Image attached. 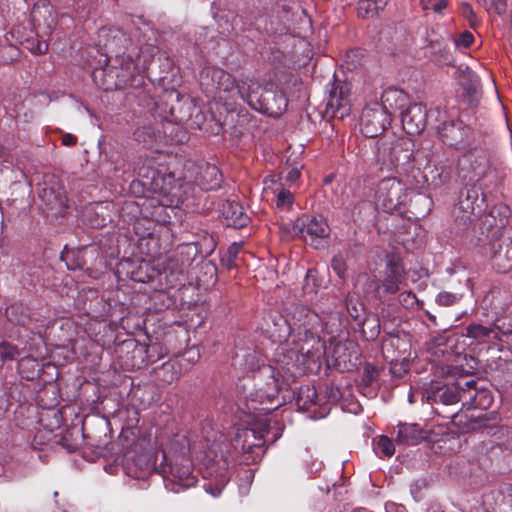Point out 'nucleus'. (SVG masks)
Returning a JSON list of instances; mask_svg holds the SVG:
<instances>
[{
  "mask_svg": "<svg viewBox=\"0 0 512 512\" xmlns=\"http://www.w3.org/2000/svg\"><path fill=\"white\" fill-rule=\"evenodd\" d=\"M345 307L347 313L353 319L356 326L365 325V322L368 320V316L371 314L359 299L351 295H347L345 298Z\"/></svg>",
  "mask_w": 512,
  "mask_h": 512,
  "instance_id": "39",
  "label": "nucleus"
},
{
  "mask_svg": "<svg viewBox=\"0 0 512 512\" xmlns=\"http://www.w3.org/2000/svg\"><path fill=\"white\" fill-rule=\"evenodd\" d=\"M81 441L82 443L85 442L88 447L92 448L93 452L98 456H103L105 454L107 446L110 443L109 437L106 433H104L103 437L91 435L85 431L84 427L81 429Z\"/></svg>",
  "mask_w": 512,
  "mask_h": 512,
  "instance_id": "42",
  "label": "nucleus"
},
{
  "mask_svg": "<svg viewBox=\"0 0 512 512\" xmlns=\"http://www.w3.org/2000/svg\"><path fill=\"white\" fill-rule=\"evenodd\" d=\"M409 103L410 100L407 93L403 90L389 87L382 93L381 102L379 104L390 118H392L396 115L401 116Z\"/></svg>",
  "mask_w": 512,
  "mask_h": 512,
  "instance_id": "26",
  "label": "nucleus"
},
{
  "mask_svg": "<svg viewBox=\"0 0 512 512\" xmlns=\"http://www.w3.org/2000/svg\"><path fill=\"white\" fill-rule=\"evenodd\" d=\"M379 378L380 369L370 362H365L357 383L359 392L369 398L376 397L380 388Z\"/></svg>",
  "mask_w": 512,
  "mask_h": 512,
  "instance_id": "31",
  "label": "nucleus"
},
{
  "mask_svg": "<svg viewBox=\"0 0 512 512\" xmlns=\"http://www.w3.org/2000/svg\"><path fill=\"white\" fill-rule=\"evenodd\" d=\"M437 131L444 144L456 149H464L468 144L471 129L463 121L451 120L443 122L437 127Z\"/></svg>",
  "mask_w": 512,
  "mask_h": 512,
  "instance_id": "21",
  "label": "nucleus"
},
{
  "mask_svg": "<svg viewBox=\"0 0 512 512\" xmlns=\"http://www.w3.org/2000/svg\"><path fill=\"white\" fill-rule=\"evenodd\" d=\"M281 228L292 237L302 238L314 249H320L322 241L330 235V227L322 215L303 213L295 220L283 223Z\"/></svg>",
  "mask_w": 512,
  "mask_h": 512,
  "instance_id": "6",
  "label": "nucleus"
},
{
  "mask_svg": "<svg viewBox=\"0 0 512 512\" xmlns=\"http://www.w3.org/2000/svg\"><path fill=\"white\" fill-rule=\"evenodd\" d=\"M410 171L416 170L417 173H421L424 165L431 163V150L429 147H421L416 150L413 149V155L411 156Z\"/></svg>",
  "mask_w": 512,
  "mask_h": 512,
  "instance_id": "49",
  "label": "nucleus"
},
{
  "mask_svg": "<svg viewBox=\"0 0 512 512\" xmlns=\"http://www.w3.org/2000/svg\"><path fill=\"white\" fill-rule=\"evenodd\" d=\"M145 441L136 443L132 451L128 452L125 460L126 474L135 479H148L152 475H159L160 464H157L159 452L154 448L143 447Z\"/></svg>",
  "mask_w": 512,
  "mask_h": 512,
  "instance_id": "11",
  "label": "nucleus"
},
{
  "mask_svg": "<svg viewBox=\"0 0 512 512\" xmlns=\"http://www.w3.org/2000/svg\"><path fill=\"white\" fill-rule=\"evenodd\" d=\"M420 174H422L425 183L438 188L451 179L452 165L447 160L438 161L435 164L427 163Z\"/></svg>",
  "mask_w": 512,
  "mask_h": 512,
  "instance_id": "28",
  "label": "nucleus"
},
{
  "mask_svg": "<svg viewBox=\"0 0 512 512\" xmlns=\"http://www.w3.org/2000/svg\"><path fill=\"white\" fill-rule=\"evenodd\" d=\"M413 143L409 139H382L377 142L376 161L381 170L408 173L412 166Z\"/></svg>",
  "mask_w": 512,
  "mask_h": 512,
  "instance_id": "5",
  "label": "nucleus"
},
{
  "mask_svg": "<svg viewBox=\"0 0 512 512\" xmlns=\"http://www.w3.org/2000/svg\"><path fill=\"white\" fill-rule=\"evenodd\" d=\"M510 215L511 210L509 206L504 203H498L490 208L488 213L485 215L484 222L491 227H495L496 234L509 223Z\"/></svg>",
  "mask_w": 512,
  "mask_h": 512,
  "instance_id": "36",
  "label": "nucleus"
},
{
  "mask_svg": "<svg viewBox=\"0 0 512 512\" xmlns=\"http://www.w3.org/2000/svg\"><path fill=\"white\" fill-rule=\"evenodd\" d=\"M357 327L362 339L365 341H375L381 332L380 320L377 315L370 314L365 325Z\"/></svg>",
  "mask_w": 512,
  "mask_h": 512,
  "instance_id": "45",
  "label": "nucleus"
},
{
  "mask_svg": "<svg viewBox=\"0 0 512 512\" xmlns=\"http://www.w3.org/2000/svg\"><path fill=\"white\" fill-rule=\"evenodd\" d=\"M238 94L255 111L274 118L281 116L288 105L283 91L272 84L261 86L252 83L247 87L243 84L238 88Z\"/></svg>",
  "mask_w": 512,
  "mask_h": 512,
  "instance_id": "3",
  "label": "nucleus"
},
{
  "mask_svg": "<svg viewBox=\"0 0 512 512\" xmlns=\"http://www.w3.org/2000/svg\"><path fill=\"white\" fill-rule=\"evenodd\" d=\"M428 117L429 112L422 103H409L400 116L403 128L409 135L421 133L426 127Z\"/></svg>",
  "mask_w": 512,
  "mask_h": 512,
  "instance_id": "22",
  "label": "nucleus"
},
{
  "mask_svg": "<svg viewBox=\"0 0 512 512\" xmlns=\"http://www.w3.org/2000/svg\"><path fill=\"white\" fill-rule=\"evenodd\" d=\"M5 315L10 323L26 328L33 320L30 309L23 303L11 304L6 308Z\"/></svg>",
  "mask_w": 512,
  "mask_h": 512,
  "instance_id": "37",
  "label": "nucleus"
},
{
  "mask_svg": "<svg viewBox=\"0 0 512 512\" xmlns=\"http://www.w3.org/2000/svg\"><path fill=\"white\" fill-rule=\"evenodd\" d=\"M430 486V482L426 478H419L415 480L410 486V492L413 499L416 502H419L425 497V490H427Z\"/></svg>",
  "mask_w": 512,
  "mask_h": 512,
  "instance_id": "58",
  "label": "nucleus"
},
{
  "mask_svg": "<svg viewBox=\"0 0 512 512\" xmlns=\"http://www.w3.org/2000/svg\"><path fill=\"white\" fill-rule=\"evenodd\" d=\"M490 253L493 267L500 273L512 270V240L500 238L490 241Z\"/></svg>",
  "mask_w": 512,
  "mask_h": 512,
  "instance_id": "24",
  "label": "nucleus"
},
{
  "mask_svg": "<svg viewBox=\"0 0 512 512\" xmlns=\"http://www.w3.org/2000/svg\"><path fill=\"white\" fill-rule=\"evenodd\" d=\"M320 286L317 271L315 269H308L302 286L304 294L316 293Z\"/></svg>",
  "mask_w": 512,
  "mask_h": 512,
  "instance_id": "57",
  "label": "nucleus"
},
{
  "mask_svg": "<svg viewBox=\"0 0 512 512\" xmlns=\"http://www.w3.org/2000/svg\"><path fill=\"white\" fill-rule=\"evenodd\" d=\"M328 98L324 116L328 118L343 119L351 112L349 95V85L340 81L333 74V80L329 83Z\"/></svg>",
  "mask_w": 512,
  "mask_h": 512,
  "instance_id": "16",
  "label": "nucleus"
},
{
  "mask_svg": "<svg viewBox=\"0 0 512 512\" xmlns=\"http://www.w3.org/2000/svg\"><path fill=\"white\" fill-rule=\"evenodd\" d=\"M382 280H372L369 287L373 290L375 298L382 301L385 295H394L400 290L405 279V269L399 258L388 259L383 271Z\"/></svg>",
  "mask_w": 512,
  "mask_h": 512,
  "instance_id": "14",
  "label": "nucleus"
},
{
  "mask_svg": "<svg viewBox=\"0 0 512 512\" xmlns=\"http://www.w3.org/2000/svg\"><path fill=\"white\" fill-rule=\"evenodd\" d=\"M135 353L145 354L142 362L145 365L152 364L163 357V347L160 343H151L149 345L136 348Z\"/></svg>",
  "mask_w": 512,
  "mask_h": 512,
  "instance_id": "48",
  "label": "nucleus"
},
{
  "mask_svg": "<svg viewBox=\"0 0 512 512\" xmlns=\"http://www.w3.org/2000/svg\"><path fill=\"white\" fill-rule=\"evenodd\" d=\"M294 203L293 194L286 189H281L276 196V206L281 209L290 210Z\"/></svg>",
  "mask_w": 512,
  "mask_h": 512,
  "instance_id": "60",
  "label": "nucleus"
},
{
  "mask_svg": "<svg viewBox=\"0 0 512 512\" xmlns=\"http://www.w3.org/2000/svg\"><path fill=\"white\" fill-rule=\"evenodd\" d=\"M408 188L396 177H386L378 185L375 203L385 213L404 216L408 199Z\"/></svg>",
  "mask_w": 512,
  "mask_h": 512,
  "instance_id": "9",
  "label": "nucleus"
},
{
  "mask_svg": "<svg viewBox=\"0 0 512 512\" xmlns=\"http://www.w3.org/2000/svg\"><path fill=\"white\" fill-rule=\"evenodd\" d=\"M60 259L65 262L69 270H81L86 264L80 250L68 249L67 246L61 252Z\"/></svg>",
  "mask_w": 512,
  "mask_h": 512,
  "instance_id": "46",
  "label": "nucleus"
},
{
  "mask_svg": "<svg viewBox=\"0 0 512 512\" xmlns=\"http://www.w3.org/2000/svg\"><path fill=\"white\" fill-rule=\"evenodd\" d=\"M449 36H443L434 28H426L425 42L422 46L424 57L437 66H453L455 59L448 47Z\"/></svg>",
  "mask_w": 512,
  "mask_h": 512,
  "instance_id": "15",
  "label": "nucleus"
},
{
  "mask_svg": "<svg viewBox=\"0 0 512 512\" xmlns=\"http://www.w3.org/2000/svg\"><path fill=\"white\" fill-rule=\"evenodd\" d=\"M498 428V417L495 413H481L474 416L472 422V430L486 433L487 435L495 434Z\"/></svg>",
  "mask_w": 512,
  "mask_h": 512,
  "instance_id": "40",
  "label": "nucleus"
},
{
  "mask_svg": "<svg viewBox=\"0 0 512 512\" xmlns=\"http://www.w3.org/2000/svg\"><path fill=\"white\" fill-rule=\"evenodd\" d=\"M254 379L263 383L259 388L262 396L273 400L281 391H288L294 384V376L288 372H282L280 368L272 365H262L254 374Z\"/></svg>",
  "mask_w": 512,
  "mask_h": 512,
  "instance_id": "12",
  "label": "nucleus"
},
{
  "mask_svg": "<svg viewBox=\"0 0 512 512\" xmlns=\"http://www.w3.org/2000/svg\"><path fill=\"white\" fill-rule=\"evenodd\" d=\"M391 118L379 102L367 105L361 114V132L367 138H376L388 128Z\"/></svg>",
  "mask_w": 512,
  "mask_h": 512,
  "instance_id": "17",
  "label": "nucleus"
},
{
  "mask_svg": "<svg viewBox=\"0 0 512 512\" xmlns=\"http://www.w3.org/2000/svg\"><path fill=\"white\" fill-rule=\"evenodd\" d=\"M324 397L328 402L336 403L341 399L342 393L337 386L333 384H326L324 387Z\"/></svg>",
  "mask_w": 512,
  "mask_h": 512,
  "instance_id": "64",
  "label": "nucleus"
},
{
  "mask_svg": "<svg viewBox=\"0 0 512 512\" xmlns=\"http://www.w3.org/2000/svg\"><path fill=\"white\" fill-rule=\"evenodd\" d=\"M120 268L125 271L126 277L138 283L157 282L156 273L158 266L151 265L146 261L124 260L120 263Z\"/></svg>",
  "mask_w": 512,
  "mask_h": 512,
  "instance_id": "23",
  "label": "nucleus"
},
{
  "mask_svg": "<svg viewBox=\"0 0 512 512\" xmlns=\"http://www.w3.org/2000/svg\"><path fill=\"white\" fill-rule=\"evenodd\" d=\"M209 78L212 81V88L216 90L229 92L236 89L238 91V88L243 86L236 84V81L231 74L219 68L208 67L203 69L201 72V83L204 84V81Z\"/></svg>",
  "mask_w": 512,
  "mask_h": 512,
  "instance_id": "32",
  "label": "nucleus"
},
{
  "mask_svg": "<svg viewBox=\"0 0 512 512\" xmlns=\"http://www.w3.org/2000/svg\"><path fill=\"white\" fill-rule=\"evenodd\" d=\"M21 378L33 381L41 379L44 383H50L57 377V368L51 363L41 364L36 358L22 357L17 364Z\"/></svg>",
  "mask_w": 512,
  "mask_h": 512,
  "instance_id": "19",
  "label": "nucleus"
},
{
  "mask_svg": "<svg viewBox=\"0 0 512 512\" xmlns=\"http://www.w3.org/2000/svg\"><path fill=\"white\" fill-rule=\"evenodd\" d=\"M462 295L450 293L447 291L440 292L436 297V302L440 306H451L457 303L461 299Z\"/></svg>",
  "mask_w": 512,
  "mask_h": 512,
  "instance_id": "62",
  "label": "nucleus"
},
{
  "mask_svg": "<svg viewBox=\"0 0 512 512\" xmlns=\"http://www.w3.org/2000/svg\"><path fill=\"white\" fill-rule=\"evenodd\" d=\"M466 336L469 338H473L475 340L481 341L486 338H489L492 333H494V329L491 327H486L478 323H471L466 328Z\"/></svg>",
  "mask_w": 512,
  "mask_h": 512,
  "instance_id": "54",
  "label": "nucleus"
},
{
  "mask_svg": "<svg viewBox=\"0 0 512 512\" xmlns=\"http://www.w3.org/2000/svg\"><path fill=\"white\" fill-rule=\"evenodd\" d=\"M138 61L139 57L134 59L125 54H117L114 58L107 57L104 67L93 70L92 79L104 91L128 89V96L135 97L140 106L151 111L156 102L150 95L151 85L146 82Z\"/></svg>",
  "mask_w": 512,
  "mask_h": 512,
  "instance_id": "2",
  "label": "nucleus"
},
{
  "mask_svg": "<svg viewBox=\"0 0 512 512\" xmlns=\"http://www.w3.org/2000/svg\"><path fill=\"white\" fill-rule=\"evenodd\" d=\"M221 214L225 224L235 229L244 228L250 222V217L245 213L244 208L235 201L227 200L223 203Z\"/></svg>",
  "mask_w": 512,
  "mask_h": 512,
  "instance_id": "35",
  "label": "nucleus"
},
{
  "mask_svg": "<svg viewBox=\"0 0 512 512\" xmlns=\"http://www.w3.org/2000/svg\"><path fill=\"white\" fill-rule=\"evenodd\" d=\"M464 406L485 408L492 402L490 391L485 387H480L479 390L464 392Z\"/></svg>",
  "mask_w": 512,
  "mask_h": 512,
  "instance_id": "41",
  "label": "nucleus"
},
{
  "mask_svg": "<svg viewBox=\"0 0 512 512\" xmlns=\"http://www.w3.org/2000/svg\"><path fill=\"white\" fill-rule=\"evenodd\" d=\"M496 324V328L502 333L504 336L512 335V305L507 308V314L504 318L498 319Z\"/></svg>",
  "mask_w": 512,
  "mask_h": 512,
  "instance_id": "59",
  "label": "nucleus"
},
{
  "mask_svg": "<svg viewBox=\"0 0 512 512\" xmlns=\"http://www.w3.org/2000/svg\"><path fill=\"white\" fill-rule=\"evenodd\" d=\"M460 386L453 384L430 383L418 393L423 404L431 406L432 412L443 418H450L451 407L456 406L461 401Z\"/></svg>",
  "mask_w": 512,
  "mask_h": 512,
  "instance_id": "10",
  "label": "nucleus"
},
{
  "mask_svg": "<svg viewBox=\"0 0 512 512\" xmlns=\"http://www.w3.org/2000/svg\"><path fill=\"white\" fill-rule=\"evenodd\" d=\"M452 424L456 426L461 433L473 432L472 430V422L474 419L473 415H467L464 413L456 412L455 409L451 412Z\"/></svg>",
  "mask_w": 512,
  "mask_h": 512,
  "instance_id": "53",
  "label": "nucleus"
},
{
  "mask_svg": "<svg viewBox=\"0 0 512 512\" xmlns=\"http://www.w3.org/2000/svg\"><path fill=\"white\" fill-rule=\"evenodd\" d=\"M188 172L192 182L203 191H214L221 187L222 174L214 164L207 162L193 164Z\"/></svg>",
  "mask_w": 512,
  "mask_h": 512,
  "instance_id": "20",
  "label": "nucleus"
},
{
  "mask_svg": "<svg viewBox=\"0 0 512 512\" xmlns=\"http://www.w3.org/2000/svg\"><path fill=\"white\" fill-rule=\"evenodd\" d=\"M38 195L47 210L51 211L52 214L64 215L68 198L65 189L60 185L58 180L54 177L50 180H45L39 185Z\"/></svg>",
  "mask_w": 512,
  "mask_h": 512,
  "instance_id": "18",
  "label": "nucleus"
},
{
  "mask_svg": "<svg viewBox=\"0 0 512 512\" xmlns=\"http://www.w3.org/2000/svg\"><path fill=\"white\" fill-rule=\"evenodd\" d=\"M481 158L486 159L485 156L476 157L473 153L464 155L459 161V177L463 180V175H473L478 165L476 161Z\"/></svg>",
  "mask_w": 512,
  "mask_h": 512,
  "instance_id": "52",
  "label": "nucleus"
},
{
  "mask_svg": "<svg viewBox=\"0 0 512 512\" xmlns=\"http://www.w3.org/2000/svg\"><path fill=\"white\" fill-rule=\"evenodd\" d=\"M133 137L138 143H142L145 147H150L157 136L155 129L151 125H143L135 129Z\"/></svg>",
  "mask_w": 512,
  "mask_h": 512,
  "instance_id": "51",
  "label": "nucleus"
},
{
  "mask_svg": "<svg viewBox=\"0 0 512 512\" xmlns=\"http://www.w3.org/2000/svg\"><path fill=\"white\" fill-rule=\"evenodd\" d=\"M430 432L418 423H402L397 425L395 441L398 445L415 446L429 440Z\"/></svg>",
  "mask_w": 512,
  "mask_h": 512,
  "instance_id": "29",
  "label": "nucleus"
},
{
  "mask_svg": "<svg viewBox=\"0 0 512 512\" xmlns=\"http://www.w3.org/2000/svg\"><path fill=\"white\" fill-rule=\"evenodd\" d=\"M22 355V351L14 344L8 341L0 342V357L3 365L8 361H14Z\"/></svg>",
  "mask_w": 512,
  "mask_h": 512,
  "instance_id": "55",
  "label": "nucleus"
},
{
  "mask_svg": "<svg viewBox=\"0 0 512 512\" xmlns=\"http://www.w3.org/2000/svg\"><path fill=\"white\" fill-rule=\"evenodd\" d=\"M460 85L462 86L465 94L469 97L470 103L478 99L480 94V80L479 77L468 67L460 70Z\"/></svg>",
  "mask_w": 512,
  "mask_h": 512,
  "instance_id": "38",
  "label": "nucleus"
},
{
  "mask_svg": "<svg viewBox=\"0 0 512 512\" xmlns=\"http://www.w3.org/2000/svg\"><path fill=\"white\" fill-rule=\"evenodd\" d=\"M182 185L181 175H176L165 166L156 168L152 160H146L138 168V178L130 183L129 191L135 197L144 199L140 204L142 207L152 209L145 217L159 223H168L171 217L167 210L173 209L165 201H168L169 196H178Z\"/></svg>",
  "mask_w": 512,
  "mask_h": 512,
  "instance_id": "1",
  "label": "nucleus"
},
{
  "mask_svg": "<svg viewBox=\"0 0 512 512\" xmlns=\"http://www.w3.org/2000/svg\"><path fill=\"white\" fill-rule=\"evenodd\" d=\"M242 248L241 243L233 242L228 246L226 251L221 255V264L228 270L234 269L237 267V258Z\"/></svg>",
  "mask_w": 512,
  "mask_h": 512,
  "instance_id": "50",
  "label": "nucleus"
},
{
  "mask_svg": "<svg viewBox=\"0 0 512 512\" xmlns=\"http://www.w3.org/2000/svg\"><path fill=\"white\" fill-rule=\"evenodd\" d=\"M477 168L473 175H463L464 186L458 193L457 206L459 210L470 215L480 216L488 209L486 194L480 184L481 179L485 176L488 169V160L481 158L476 161Z\"/></svg>",
  "mask_w": 512,
  "mask_h": 512,
  "instance_id": "4",
  "label": "nucleus"
},
{
  "mask_svg": "<svg viewBox=\"0 0 512 512\" xmlns=\"http://www.w3.org/2000/svg\"><path fill=\"white\" fill-rule=\"evenodd\" d=\"M285 312L293 331V342L299 343L310 340L324 347L316 331L320 323V317L316 312L299 303L290 304L286 307Z\"/></svg>",
  "mask_w": 512,
  "mask_h": 512,
  "instance_id": "8",
  "label": "nucleus"
},
{
  "mask_svg": "<svg viewBox=\"0 0 512 512\" xmlns=\"http://www.w3.org/2000/svg\"><path fill=\"white\" fill-rule=\"evenodd\" d=\"M307 355L304 353V346L300 348L287 349L282 355L278 356L277 368L282 372L291 373L294 376V383L297 376L302 371V366L306 364Z\"/></svg>",
  "mask_w": 512,
  "mask_h": 512,
  "instance_id": "27",
  "label": "nucleus"
},
{
  "mask_svg": "<svg viewBox=\"0 0 512 512\" xmlns=\"http://www.w3.org/2000/svg\"><path fill=\"white\" fill-rule=\"evenodd\" d=\"M59 444H61L69 452L77 451L80 448V446L82 445L81 430H79L76 427L67 429L62 434V436L59 440Z\"/></svg>",
  "mask_w": 512,
  "mask_h": 512,
  "instance_id": "47",
  "label": "nucleus"
},
{
  "mask_svg": "<svg viewBox=\"0 0 512 512\" xmlns=\"http://www.w3.org/2000/svg\"><path fill=\"white\" fill-rule=\"evenodd\" d=\"M190 265V258L184 259L183 252H177L158 264L157 286L161 289H171L184 286L185 271Z\"/></svg>",
  "mask_w": 512,
  "mask_h": 512,
  "instance_id": "13",
  "label": "nucleus"
},
{
  "mask_svg": "<svg viewBox=\"0 0 512 512\" xmlns=\"http://www.w3.org/2000/svg\"><path fill=\"white\" fill-rule=\"evenodd\" d=\"M80 218L83 224L95 229L105 227L112 220L109 205L103 202L85 205L81 209Z\"/></svg>",
  "mask_w": 512,
  "mask_h": 512,
  "instance_id": "25",
  "label": "nucleus"
},
{
  "mask_svg": "<svg viewBox=\"0 0 512 512\" xmlns=\"http://www.w3.org/2000/svg\"><path fill=\"white\" fill-rule=\"evenodd\" d=\"M267 331L271 334L275 342H284L287 341L289 337L293 336V331L286 313H270L267 320Z\"/></svg>",
  "mask_w": 512,
  "mask_h": 512,
  "instance_id": "33",
  "label": "nucleus"
},
{
  "mask_svg": "<svg viewBox=\"0 0 512 512\" xmlns=\"http://www.w3.org/2000/svg\"><path fill=\"white\" fill-rule=\"evenodd\" d=\"M331 267L333 271L342 279L345 280L347 265L341 255H335L331 260Z\"/></svg>",
  "mask_w": 512,
  "mask_h": 512,
  "instance_id": "63",
  "label": "nucleus"
},
{
  "mask_svg": "<svg viewBox=\"0 0 512 512\" xmlns=\"http://www.w3.org/2000/svg\"><path fill=\"white\" fill-rule=\"evenodd\" d=\"M19 466L17 459L0 449V478L12 480L16 476Z\"/></svg>",
  "mask_w": 512,
  "mask_h": 512,
  "instance_id": "43",
  "label": "nucleus"
},
{
  "mask_svg": "<svg viewBox=\"0 0 512 512\" xmlns=\"http://www.w3.org/2000/svg\"><path fill=\"white\" fill-rule=\"evenodd\" d=\"M374 451L377 455L391 457L395 453V445L387 436H380L374 443Z\"/></svg>",
  "mask_w": 512,
  "mask_h": 512,
  "instance_id": "56",
  "label": "nucleus"
},
{
  "mask_svg": "<svg viewBox=\"0 0 512 512\" xmlns=\"http://www.w3.org/2000/svg\"><path fill=\"white\" fill-rule=\"evenodd\" d=\"M162 461L159 468L164 486L167 490L179 493L185 489L193 487L197 478L192 473L191 463L188 458L177 457L175 460H169L164 451L160 452Z\"/></svg>",
  "mask_w": 512,
  "mask_h": 512,
  "instance_id": "7",
  "label": "nucleus"
},
{
  "mask_svg": "<svg viewBox=\"0 0 512 512\" xmlns=\"http://www.w3.org/2000/svg\"><path fill=\"white\" fill-rule=\"evenodd\" d=\"M244 438L241 449L243 452H252L253 447H262L265 443L263 434L257 435L254 429L243 430L242 434H238L235 439L236 445Z\"/></svg>",
  "mask_w": 512,
  "mask_h": 512,
  "instance_id": "44",
  "label": "nucleus"
},
{
  "mask_svg": "<svg viewBox=\"0 0 512 512\" xmlns=\"http://www.w3.org/2000/svg\"><path fill=\"white\" fill-rule=\"evenodd\" d=\"M283 401H295L298 409L307 411L312 405H319V396L317 390L313 386L305 385L298 389H293L288 394L282 396Z\"/></svg>",
  "mask_w": 512,
  "mask_h": 512,
  "instance_id": "34",
  "label": "nucleus"
},
{
  "mask_svg": "<svg viewBox=\"0 0 512 512\" xmlns=\"http://www.w3.org/2000/svg\"><path fill=\"white\" fill-rule=\"evenodd\" d=\"M406 214L403 217L408 219H420L426 217L432 210L433 201L431 197L422 192H415L408 189Z\"/></svg>",
  "mask_w": 512,
  "mask_h": 512,
  "instance_id": "30",
  "label": "nucleus"
},
{
  "mask_svg": "<svg viewBox=\"0 0 512 512\" xmlns=\"http://www.w3.org/2000/svg\"><path fill=\"white\" fill-rule=\"evenodd\" d=\"M453 386H457L458 385L460 386L461 389L460 392H461V396L464 395V392H469V391H476V390H479L480 387L477 386L478 384V381L477 380H474V379H470V380H466L465 378H461V379H458L456 382L452 383ZM462 402V405L464 406V398L461 397V401Z\"/></svg>",
  "mask_w": 512,
  "mask_h": 512,
  "instance_id": "61",
  "label": "nucleus"
}]
</instances>
